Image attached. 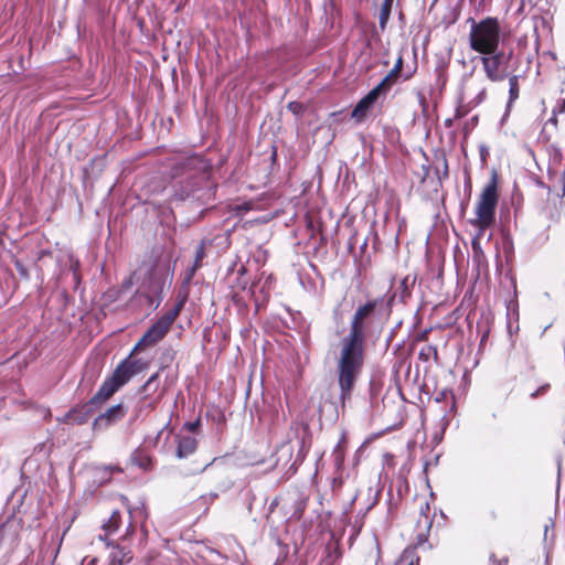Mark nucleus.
Here are the masks:
<instances>
[{
	"label": "nucleus",
	"mask_w": 565,
	"mask_h": 565,
	"mask_svg": "<svg viewBox=\"0 0 565 565\" xmlns=\"http://www.w3.org/2000/svg\"><path fill=\"white\" fill-rule=\"evenodd\" d=\"M481 62L487 77L492 82H499L511 76L518 67V57L512 50L498 53L495 51L492 54L482 56Z\"/></svg>",
	"instance_id": "nucleus-5"
},
{
	"label": "nucleus",
	"mask_w": 565,
	"mask_h": 565,
	"mask_svg": "<svg viewBox=\"0 0 565 565\" xmlns=\"http://www.w3.org/2000/svg\"><path fill=\"white\" fill-rule=\"evenodd\" d=\"M168 331L169 330L157 320L134 347L132 353H136L141 348L157 344L166 337Z\"/></svg>",
	"instance_id": "nucleus-10"
},
{
	"label": "nucleus",
	"mask_w": 565,
	"mask_h": 565,
	"mask_svg": "<svg viewBox=\"0 0 565 565\" xmlns=\"http://www.w3.org/2000/svg\"><path fill=\"white\" fill-rule=\"evenodd\" d=\"M373 107L364 97L359 100V103L354 106L351 117L355 118L358 121H362L367 111Z\"/></svg>",
	"instance_id": "nucleus-18"
},
{
	"label": "nucleus",
	"mask_w": 565,
	"mask_h": 565,
	"mask_svg": "<svg viewBox=\"0 0 565 565\" xmlns=\"http://www.w3.org/2000/svg\"><path fill=\"white\" fill-rule=\"evenodd\" d=\"M252 288H253V286H252V287L249 288V290H248V291L250 292V295H253V294H254V290H252Z\"/></svg>",
	"instance_id": "nucleus-54"
},
{
	"label": "nucleus",
	"mask_w": 565,
	"mask_h": 565,
	"mask_svg": "<svg viewBox=\"0 0 565 565\" xmlns=\"http://www.w3.org/2000/svg\"><path fill=\"white\" fill-rule=\"evenodd\" d=\"M134 376V372H131L127 363L121 360L113 371L111 375L108 376L98 388L96 398H106L108 401Z\"/></svg>",
	"instance_id": "nucleus-7"
},
{
	"label": "nucleus",
	"mask_w": 565,
	"mask_h": 565,
	"mask_svg": "<svg viewBox=\"0 0 565 565\" xmlns=\"http://www.w3.org/2000/svg\"><path fill=\"white\" fill-rule=\"evenodd\" d=\"M415 280H416V278L411 277V276H406L405 278L402 279L401 285H399V288H401L399 300L402 302H405V300L411 296V288L414 286Z\"/></svg>",
	"instance_id": "nucleus-24"
},
{
	"label": "nucleus",
	"mask_w": 565,
	"mask_h": 565,
	"mask_svg": "<svg viewBox=\"0 0 565 565\" xmlns=\"http://www.w3.org/2000/svg\"><path fill=\"white\" fill-rule=\"evenodd\" d=\"M236 565H243V564H241L239 562H236Z\"/></svg>",
	"instance_id": "nucleus-58"
},
{
	"label": "nucleus",
	"mask_w": 565,
	"mask_h": 565,
	"mask_svg": "<svg viewBox=\"0 0 565 565\" xmlns=\"http://www.w3.org/2000/svg\"><path fill=\"white\" fill-rule=\"evenodd\" d=\"M553 527H554V522L552 520H550L548 523L545 524V526H544V539L545 540H546L548 530L553 529Z\"/></svg>",
	"instance_id": "nucleus-41"
},
{
	"label": "nucleus",
	"mask_w": 565,
	"mask_h": 565,
	"mask_svg": "<svg viewBox=\"0 0 565 565\" xmlns=\"http://www.w3.org/2000/svg\"><path fill=\"white\" fill-rule=\"evenodd\" d=\"M393 68H397V72H402V68H403V56L399 55L395 62V65Z\"/></svg>",
	"instance_id": "nucleus-39"
},
{
	"label": "nucleus",
	"mask_w": 565,
	"mask_h": 565,
	"mask_svg": "<svg viewBox=\"0 0 565 565\" xmlns=\"http://www.w3.org/2000/svg\"><path fill=\"white\" fill-rule=\"evenodd\" d=\"M388 92L380 84H377L375 87H373L365 96L364 98L371 104L375 105V103L380 98H385Z\"/></svg>",
	"instance_id": "nucleus-21"
},
{
	"label": "nucleus",
	"mask_w": 565,
	"mask_h": 565,
	"mask_svg": "<svg viewBox=\"0 0 565 565\" xmlns=\"http://www.w3.org/2000/svg\"><path fill=\"white\" fill-rule=\"evenodd\" d=\"M159 388V373L152 374L146 383L141 386L140 393L145 394L141 398V403L150 409H153L157 405V401H148V397L156 393Z\"/></svg>",
	"instance_id": "nucleus-12"
},
{
	"label": "nucleus",
	"mask_w": 565,
	"mask_h": 565,
	"mask_svg": "<svg viewBox=\"0 0 565 565\" xmlns=\"http://www.w3.org/2000/svg\"><path fill=\"white\" fill-rule=\"evenodd\" d=\"M120 513L118 511H114L108 519L107 523L103 526L108 533L116 532L119 527Z\"/></svg>",
	"instance_id": "nucleus-25"
},
{
	"label": "nucleus",
	"mask_w": 565,
	"mask_h": 565,
	"mask_svg": "<svg viewBox=\"0 0 565 565\" xmlns=\"http://www.w3.org/2000/svg\"><path fill=\"white\" fill-rule=\"evenodd\" d=\"M408 565H415V562H411Z\"/></svg>",
	"instance_id": "nucleus-57"
},
{
	"label": "nucleus",
	"mask_w": 565,
	"mask_h": 565,
	"mask_svg": "<svg viewBox=\"0 0 565 565\" xmlns=\"http://www.w3.org/2000/svg\"><path fill=\"white\" fill-rule=\"evenodd\" d=\"M454 120H455L454 118H447L445 120V126L448 127V128L451 127L452 124H454Z\"/></svg>",
	"instance_id": "nucleus-46"
},
{
	"label": "nucleus",
	"mask_w": 565,
	"mask_h": 565,
	"mask_svg": "<svg viewBox=\"0 0 565 565\" xmlns=\"http://www.w3.org/2000/svg\"><path fill=\"white\" fill-rule=\"evenodd\" d=\"M340 450H341V443H339V444L335 446L334 451H333V452H334V456H335V460H337V462H340V461H342V459H343V458H342V455L340 454Z\"/></svg>",
	"instance_id": "nucleus-37"
},
{
	"label": "nucleus",
	"mask_w": 565,
	"mask_h": 565,
	"mask_svg": "<svg viewBox=\"0 0 565 565\" xmlns=\"http://www.w3.org/2000/svg\"><path fill=\"white\" fill-rule=\"evenodd\" d=\"M134 354L135 353H132L131 351L130 354L124 359V361L127 363V365L136 376L149 367V362L143 359H135L132 358Z\"/></svg>",
	"instance_id": "nucleus-17"
},
{
	"label": "nucleus",
	"mask_w": 565,
	"mask_h": 565,
	"mask_svg": "<svg viewBox=\"0 0 565 565\" xmlns=\"http://www.w3.org/2000/svg\"><path fill=\"white\" fill-rule=\"evenodd\" d=\"M418 541H419V542H423V541H426V539L424 537V535H423V534H420V535H418Z\"/></svg>",
	"instance_id": "nucleus-51"
},
{
	"label": "nucleus",
	"mask_w": 565,
	"mask_h": 565,
	"mask_svg": "<svg viewBox=\"0 0 565 565\" xmlns=\"http://www.w3.org/2000/svg\"><path fill=\"white\" fill-rule=\"evenodd\" d=\"M373 107L364 97L359 100V103L354 106L351 117L355 118L358 121H362L367 111Z\"/></svg>",
	"instance_id": "nucleus-19"
},
{
	"label": "nucleus",
	"mask_w": 565,
	"mask_h": 565,
	"mask_svg": "<svg viewBox=\"0 0 565 565\" xmlns=\"http://www.w3.org/2000/svg\"><path fill=\"white\" fill-rule=\"evenodd\" d=\"M198 268L199 267H195V266L192 265V267L188 269V273H186V280L188 281L192 279V277H193V275H194V273L196 271Z\"/></svg>",
	"instance_id": "nucleus-40"
},
{
	"label": "nucleus",
	"mask_w": 565,
	"mask_h": 565,
	"mask_svg": "<svg viewBox=\"0 0 565 565\" xmlns=\"http://www.w3.org/2000/svg\"><path fill=\"white\" fill-rule=\"evenodd\" d=\"M548 121L556 125V122H557L556 115L553 114V116L548 119Z\"/></svg>",
	"instance_id": "nucleus-49"
},
{
	"label": "nucleus",
	"mask_w": 565,
	"mask_h": 565,
	"mask_svg": "<svg viewBox=\"0 0 565 565\" xmlns=\"http://www.w3.org/2000/svg\"><path fill=\"white\" fill-rule=\"evenodd\" d=\"M184 428H186L189 431L194 433L200 427V419H196L194 422H186L184 423Z\"/></svg>",
	"instance_id": "nucleus-33"
},
{
	"label": "nucleus",
	"mask_w": 565,
	"mask_h": 565,
	"mask_svg": "<svg viewBox=\"0 0 565 565\" xmlns=\"http://www.w3.org/2000/svg\"><path fill=\"white\" fill-rule=\"evenodd\" d=\"M487 153H488V150L486 149V147H484V146H481V147H480V156H481L482 160H484V159H486V154H487Z\"/></svg>",
	"instance_id": "nucleus-44"
},
{
	"label": "nucleus",
	"mask_w": 565,
	"mask_h": 565,
	"mask_svg": "<svg viewBox=\"0 0 565 565\" xmlns=\"http://www.w3.org/2000/svg\"><path fill=\"white\" fill-rule=\"evenodd\" d=\"M287 108L296 116H301L303 113V105L299 102H290Z\"/></svg>",
	"instance_id": "nucleus-27"
},
{
	"label": "nucleus",
	"mask_w": 565,
	"mask_h": 565,
	"mask_svg": "<svg viewBox=\"0 0 565 565\" xmlns=\"http://www.w3.org/2000/svg\"><path fill=\"white\" fill-rule=\"evenodd\" d=\"M198 443L192 436H178L177 457L180 459L188 458L196 450Z\"/></svg>",
	"instance_id": "nucleus-13"
},
{
	"label": "nucleus",
	"mask_w": 565,
	"mask_h": 565,
	"mask_svg": "<svg viewBox=\"0 0 565 565\" xmlns=\"http://www.w3.org/2000/svg\"><path fill=\"white\" fill-rule=\"evenodd\" d=\"M173 178L188 177L178 182L174 188L173 198L178 201L192 199L207 203L215 193V186L210 180L204 161L199 156H186L177 160L171 166Z\"/></svg>",
	"instance_id": "nucleus-2"
},
{
	"label": "nucleus",
	"mask_w": 565,
	"mask_h": 565,
	"mask_svg": "<svg viewBox=\"0 0 565 565\" xmlns=\"http://www.w3.org/2000/svg\"><path fill=\"white\" fill-rule=\"evenodd\" d=\"M96 397L97 392L86 403L70 409L65 414L63 422H70L75 425L86 424L94 413L107 402L106 398Z\"/></svg>",
	"instance_id": "nucleus-8"
},
{
	"label": "nucleus",
	"mask_w": 565,
	"mask_h": 565,
	"mask_svg": "<svg viewBox=\"0 0 565 565\" xmlns=\"http://www.w3.org/2000/svg\"><path fill=\"white\" fill-rule=\"evenodd\" d=\"M509 78V98L505 105V111L502 116L501 121L503 122L510 115L513 103L519 98L520 87H519V76L511 75Z\"/></svg>",
	"instance_id": "nucleus-14"
},
{
	"label": "nucleus",
	"mask_w": 565,
	"mask_h": 565,
	"mask_svg": "<svg viewBox=\"0 0 565 565\" xmlns=\"http://www.w3.org/2000/svg\"><path fill=\"white\" fill-rule=\"evenodd\" d=\"M425 521H426V524H427V529L429 530L430 526H431V521H428V516L425 515Z\"/></svg>",
	"instance_id": "nucleus-50"
},
{
	"label": "nucleus",
	"mask_w": 565,
	"mask_h": 565,
	"mask_svg": "<svg viewBox=\"0 0 565 565\" xmlns=\"http://www.w3.org/2000/svg\"><path fill=\"white\" fill-rule=\"evenodd\" d=\"M204 255H205V252H204V243L201 242L196 248H195V258H194V263H193V266L195 267H201V264H202V259L204 258Z\"/></svg>",
	"instance_id": "nucleus-26"
},
{
	"label": "nucleus",
	"mask_w": 565,
	"mask_h": 565,
	"mask_svg": "<svg viewBox=\"0 0 565 565\" xmlns=\"http://www.w3.org/2000/svg\"><path fill=\"white\" fill-rule=\"evenodd\" d=\"M250 209L249 203H243L242 205H237V211H248Z\"/></svg>",
	"instance_id": "nucleus-42"
},
{
	"label": "nucleus",
	"mask_w": 565,
	"mask_h": 565,
	"mask_svg": "<svg viewBox=\"0 0 565 565\" xmlns=\"http://www.w3.org/2000/svg\"><path fill=\"white\" fill-rule=\"evenodd\" d=\"M14 266H15L17 271L19 273V275L22 278H24V279L29 278L28 269L20 260H15Z\"/></svg>",
	"instance_id": "nucleus-30"
},
{
	"label": "nucleus",
	"mask_w": 565,
	"mask_h": 565,
	"mask_svg": "<svg viewBox=\"0 0 565 565\" xmlns=\"http://www.w3.org/2000/svg\"><path fill=\"white\" fill-rule=\"evenodd\" d=\"M185 302V298H181L174 307L167 311L158 321L163 324L168 330H170L177 317L180 315Z\"/></svg>",
	"instance_id": "nucleus-16"
},
{
	"label": "nucleus",
	"mask_w": 565,
	"mask_h": 565,
	"mask_svg": "<svg viewBox=\"0 0 565 565\" xmlns=\"http://www.w3.org/2000/svg\"><path fill=\"white\" fill-rule=\"evenodd\" d=\"M486 94H487L486 88H482V89L477 94L476 98L473 99L475 105H479V104H481V103L484 100V98H486Z\"/></svg>",
	"instance_id": "nucleus-36"
},
{
	"label": "nucleus",
	"mask_w": 565,
	"mask_h": 565,
	"mask_svg": "<svg viewBox=\"0 0 565 565\" xmlns=\"http://www.w3.org/2000/svg\"><path fill=\"white\" fill-rule=\"evenodd\" d=\"M459 116H460V113H459V110L457 109V110H456V117H459Z\"/></svg>",
	"instance_id": "nucleus-53"
},
{
	"label": "nucleus",
	"mask_w": 565,
	"mask_h": 565,
	"mask_svg": "<svg viewBox=\"0 0 565 565\" xmlns=\"http://www.w3.org/2000/svg\"><path fill=\"white\" fill-rule=\"evenodd\" d=\"M383 298H374L360 306L350 322L349 333L341 339L340 354L337 361L339 403L342 409L351 401L355 384L364 365L365 330L372 323L375 310L382 306Z\"/></svg>",
	"instance_id": "nucleus-1"
},
{
	"label": "nucleus",
	"mask_w": 565,
	"mask_h": 565,
	"mask_svg": "<svg viewBox=\"0 0 565 565\" xmlns=\"http://www.w3.org/2000/svg\"><path fill=\"white\" fill-rule=\"evenodd\" d=\"M132 465L137 466L143 471L152 469V458L146 454L142 449H136L130 457Z\"/></svg>",
	"instance_id": "nucleus-15"
},
{
	"label": "nucleus",
	"mask_w": 565,
	"mask_h": 565,
	"mask_svg": "<svg viewBox=\"0 0 565 565\" xmlns=\"http://www.w3.org/2000/svg\"><path fill=\"white\" fill-rule=\"evenodd\" d=\"M548 390H550V384L545 383V384L541 385L540 387H537L534 392H532L530 394V397L533 399L537 398V397L546 394Z\"/></svg>",
	"instance_id": "nucleus-28"
},
{
	"label": "nucleus",
	"mask_w": 565,
	"mask_h": 565,
	"mask_svg": "<svg viewBox=\"0 0 565 565\" xmlns=\"http://www.w3.org/2000/svg\"><path fill=\"white\" fill-rule=\"evenodd\" d=\"M489 561L491 565H508L509 563V558L507 556L499 559L493 553L490 555Z\"/></svg>",
	"instance_id": "nucleus-31"
},
{
	"label": "nucleus",
	"mask_w": 565,
	"mask_h": 565,
	"mask_svg": "<svg viewBox=\"0 0 565 565\" xmlns=\"http://www.w3.org/2000/svg\"><path fill=\"white\" fill-rule=\"evenodd\" d=\"M472 249H473L475 256H481L483 254L482 249H481V245L477 238H475L472 241Z\"/></svg>",
	"instance_id": "nucleus-35"
},
{
	"label": "nucleus",
	"mask_w": 565,
	"mask_h": 565,
	"mask_svg": "<svg viewBox=\"0 0 565 565\" xmlns=\"http://www.w3.org/2000/svg\"><path fill=\"white\" fill-rule=\"evenodd\" d=\"M395 297H396V292L393 294V296L391 297V300H393Z\"/></svg>",
	"instance_id": "nucleus-55"
},
{
	"label": "nucleus",
	"mask_w": 565,
	"mask_h": 565,
	"mask_svg": "<svg viewBox=\"0 0 565 565\" xmlns=\"http://www.w3.org/2000/svg\"><path fill=\"white\" fill-rule=\"evenodd\" d=\"M136 274H132L130 275L127 279H125L122 282H121V286H120V290L121 291H127L128 289H130L134 285V277H135Z\"/></svg>",
	"instance_id": "nucleus-32"
},
{
	"label": "nucleus",
	"mask_w": 565,
	"mask_h": 565,
	"mask_svg": "<svg viewBox=\"0 0 565 565\" xmlns=\"http://www.w3.org/2000/svg\"><path fill=\"white\" fill-rule=\"evenodd\" d=\"M95 562H96V559L93 558L92 562H90V565H94Z\"/></svg>",
	"instance_id": "nucleus-56"
},
{
	"label": "nucleus",
	"mask_w": 565,
	"mask_h": 565,
	"mask_svg": "<svg viewBox=\"0 0 565 565\" xmlns=\"http://www.w3.org/2000/svg\"><path fill=\"white\" fill-rule=\"evenodd\" d=\"M554 115L565 114V98L553 109Z\"/></svg>",
	"instance_id": "nucleus-34"
},
{
	"label": "nucleus",
	"mask_w": 565,
	"mask_h": 565,
	"mask_svg": "<svg viewBox=\"0 0 565 565\" xmlns=\"http://www.w3.org/2000/svg\"><path fill=\"white\" fill-rule=\"evenodd\" d=\"M417 96H418L419 103H420L423 106H425V104H426V99H425L424 94H423L422 92H418Z\"/></svg>",
	"instance_id": "nucleus-43"
},
{
	"label": "nucleus",
	"mask_w": 565,
	"mask_h": 565,
	"mask_svg": "<svg viewBox=\"0 0 565 565\" xmlns=\"http://www.w3.org/2000/svg\"><path fill=\"white\" fill-rule=\"evenodd\" d=\"M427 351H428V352H431V351H433V352H434V354H435V356H437V350H436L434 347L428 345V347H427Z\"/></svg>",
	"instance_id": "nucleus-47"
},
{
	"label": "nucleus",
	"mask_w": 565,
	"mask_h": 565,
	"mask_svg": "<svg viewBox=\"0 0 565 565\" xmlns=\"http://www.w3.org/2000/svg\"><path fill=\"white\" fill-rule=\"evenodd\" d=\"M497 204L498 191L493 180L482 190L476 209L477 218L471 224L480 231L490 227L495 221Z\"/></svg>",
	"instance_id": "nucleus-6"
},
{
	"label": "nucleus",
	"mask_w": 565,
	"mask_h": 565,
	"mask_svg": "<svg viewBox=\"0 0 565 565\" xmlns=\"http://www.w3.org/2000/svg\"><path fill=\"white\" fill-rule=\"evenodd\" d=\"M425 509L429 510V503L428 502L425 503Z\"/></svg>",
	"instance_id": "nucleus-52"
},
{
	"label": "nucleus",
	"mask_w": 565,
	"mask_h": 565,
	"mask_svg": "<svg viewBox=\"0 0 565 565\" xmlns=\"http://www.w3.org/2000/svg\"><path fill=\"white\" fill-rule=\"evenodd\" d=\"M399 77L401 73L397 72V68H392L379 84L390 93L392 87L398 82Z\"/></svg>",
	"instance_id": "nucleus-23"
},
{
	"label": "nucleus",
	"mask_w": 565,
	"mask_h": 565,
	"mask_svg": "<svg viewBox=\"0 0 565 565\" xmlns=\"http://www.w3.org/2000/svg\"><path fill=\"white\" fill-rule=\"evenodd\" d=\"M416 565H418V559L416 561Z\"/></svg>",
	"instance_id": "nucleus-59"
},
{
	"label": "nucleus",
	"mask_w": 565,
	"mask_h": 565,
	"mask_svg": "<svg viewBox=\"0 0 565 565\" xmlns=\"http://www.w3.org/2000/svg\"><path fill=\"white\" fill-rule=\"evenodd\" d=\"M305 507H306V500L303 499H299L298 502H297V505H296V509L292 513V516L299 519L301 518L302 513H303V510H305Z\"/></svg>",
	"instance_id": "nucleus-29"
},
{
	"label": "nucleus",
	"mask_w": 565,
	"mask_h": 565,
	"mask_svg": "<svg viewBox=\"0 0 565 565\" xmlns=\"http://www.w3.org/2000/svg\"><path fill=\"white\" fill-rule=\"evenodd\" d=\"M443 163H444V177H448V164H447V160H446V159H444Z\"/></svg>",
	"instance_id": "nucleus-45"
},
{
	"label": "nucleus",
	"mask_w": 565,
	"mask_h": 565,
	"mask_svg": "<svg viewBox=\"0 0 565 565\" xmlns=\"http://www.w3.org/2000/svg\"><path fill=\"white\" fill-rule=\"evenodd\" d=\"M98 539L100 541H104L107 547L113 546V550L109 554L108 565H122L124 563L129 562L132 558L130 551H126L124 547H119L118 545H113L111 542L107 540L106 534L98 535Z\"/></svg>",
	"instance_id": "nucleus-11"
},
{
	"label": "nucleus",
	"mask_w": 565,
	"mask_h": 565,
	"mask_svg": "<svg viewBox=\"0 0 565 565\" xmlns=\"http://www.w3.org/2000/svg\"><path fill=\"white\" fill-rule=\"evenodd\" d=\"M393 0H384L381 7L380 17H379V25L381 30L386 28L387 21L391 15Z\"/></svg>",
	"instance_id": "nucleus-22"
},
{
	"label": "nucleus",
	"mask_w": 565,
	"mask_h": 565,
	"mask_svg": "<svg viewBox=\"0 0 565 565\" xmlns=\"http://www.w3.org/2000/svg\"><path fill=\"white\" fill-rule=\"evenodd\" d=\"M278 504H279V498H275V499L270 502V504H269V507H268V512H269V513H273V512H274V510L278 507Z\"/></svg>",
	"instance_id": "nucleus-38"
},
{
	"label": "nucleus",
	"mask_w": 565,
	"mask_h": 565,
	"mask_svg": "<svg viewBox=\"0 0 565 565\" xmlns=\"http://www.w3.org/2000/svg\"><path fill=\"white\" fill-rule=\"evenodd\" d=\"M143 271L138 292L150 306L157 309L163 300L164 289L170 288L173 270L170 262L159 256L150 255L142 264Z\"/></svg>",
	"instance_id": "nucleus-3"
},
{
	"label": "nucleus",
	"mask_w": 565,
	"mask_h": 565,
	"mask_svg": "<svg viewBox=\"0 0 565 565\" xmlns=\"http://www.w3.org/2000/svg\"><path fill=\"white\" fill-rule=\"evenodd\" d=\"M127 414V408L122 404H116L104 413L99 414L93 422L94 431H103L120 422Z\"/></svg>",
	"instance_id": "nucleus-9"
},
{
	"label": "nucleus",
	"mask_w": 565,
	"mask_h": 565,
	"mask_svg": "<svg viewBox=\"0 0 565 565\" xmlns=\"http://www.w3.org/2000/svg\"><path fill=\"white\" fill-rule=\"evenodd\" d=\"M470 30V47L483 55L492 54L498 50L500 42V25L498 19L486 18L479 22L473 19Z\"/></svg>",
	"instance_id": "nucleus-4"
},
{
	"label": "nucleus",
	"mask_w": 565,
	"mask_h": 565,
	"mask_svg": "<svg viewBox=\"0 0 565 565\" xmlns=\"http://www.w3.org/2000/svg\"><path fill=\"white\" fill-rule=\"evenodd\" d=\"M373 107L364 97L359 100V103L354 106L351 117L355 118L358 121H362L367 111Z\"/></svg>",
	"instance_id": "nucleus-20"
},
{
	"label": "nucleus",
	"mask_w": 565,
	"mask_h": 565,
	"mask_svg": "<svg viewBox=\"0 0 565 565\" xmlns=\"http://www.w3.org/2000/svg\"><path fill=\"white\" fill-rule=\"evenodd\" d=\"M77 266H78V262L77 260L75 262V264L71 265L75 276H76V268H77Z\"/></svg>",
	"instance_id": "nucleus-48"
}]
</instances>
